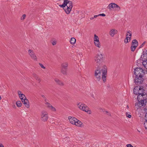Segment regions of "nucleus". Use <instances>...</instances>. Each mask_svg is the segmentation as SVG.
I'll use <instances>...</instances> for the list:
<instances>
[{
  "label": "nucleus",
  "instance_id": "obj_34",
  "mask_svg": "<svg viewBox=\"0 0 147 147\" xmlns=\"http://www.w3.org/2000/svg\"><path fill=\"white\" fill-rule=\"evenodd\" d=\"M26 17V15L25 14H23L21 18V20H23L25 19Z\"/></svg>",
  "mask_w": 147,
  "mask_h": 147
},
{
  "label": "nucleus",
  "instance_id": "obj_36",
  "mask_svg": "<svg viewBox=\"0 0 147 147\" xmlns=\"http://www.w3.org/2000/svg\"><path fill=\"white\" fill-rule=\"evenodd\" d=\"M131 38V37H129V36H126V40H127V41L129 40V41L130 40Z\"/></svg>",
  "mask_w": 147,
  "mask_h": 147
},
{
  "label": "nucleus",
  "instance_id": "obj_31",
  "mask_svg": "<svg viewBox=\"0 0 147 147\" xmlns=\"http://www.w3.org/2000/svg\"><path fill=\"white\" fill-rule=\"evenodd\" d=\"M19 97L20 99L22 101V100H24V98L25 97H25V95L23 94H21V95Z\"/></svg>",
  "mask_w": 147,
  "mask_h": 147
},
{
  "label": "nucleus",
  "instance_id": "obj_50",
  "mask_svg": "<svg viewBox=\"0 0 147 147\" xmlns=\"http://www.w3.org/2000/svg\"><path fill=\"white\" fill-rule=\"evenodd\" d=\"M94 17H91L90 18V20H92L94 19Z\"/></svg>",
  "mask_w": 147,
  "mask_h": 147
},
{
  "label": "nucleus",
  "instance_id": "obj_30",
  "mask_svg": "<svg viewBox=\"0 0 147 147\" xmlns=\"http://www.w3.org/2000/svg\"><path fill=\"white\" fill-rule=\"evenodd\" d=\"M16 105L17 107H20L22 105V103L20 101H18L16 102Z\"/></svg>",
  "mask_w": 147,
  "mask_h": 147
},
{
  "label": "nucleus",
  "instance_id": "obj_13",
  "mask_svg": "<svg viewBox=\"0 0 147 147\" xmlns=\"http://www.w3.org/2000/svg\"><path fill=\"white\" fill-rule=\"evenodd\" d=\"M68 119L70 122L72 124L75 125L77 119L74 117H73L71 116H69L68 117Z\"/></svg>",
  "mask_w": 147,
  "mask_h": 147
},
{
  "label": "nucleus",
  "instance_id": "obj_20",
  "mask_svg": "<svg viewBox=\"0 0 147 147\" xmlns=\"http://www.w3.org/2000/svg\"><path fill=\"white\" fill-rule=\"evenodd\" d=\"M82 110L84 111L88 114L91 113V111L90 110H88V108L86 105L85 106L83 110Z\"/></svg>",
  "mask_w": 147,
  "mask_h": 147
},
{
  "label": "nucleus",
  "instance_id": "obj_44",
  "mask_svg": "<svg viewBox=\"0 0 147 147\" xmlns=\"http://www.w3.org/2000/svg\"><path fill=\"white\" fill-rule=\"evenodd\" d=\"M145 120L146 121H147V113H146L145 115Z\"/></svg>",
  "mask_w": 147,
  "mask_h": 147
},
{
  "label": "nucleus",
  "instance_id": "obj_5",
  "mask_svg": "<svg viewBox=\"0 0 147 147\" xmlns=\"http://www.w3.org/2000/svg\"><path fill=\"white\" fill-rule=\"evenodd\" d=\"M138 95L137 96V99L139 101L141 98L146 97H145L146 93L145 90L143 89L142 87H140L138 88Z\"/></svg>",
  "mask_w": 147,
  "mask_h": 147
},
{
  "label": "nucleus",
  "instance_id": "obj_47",
  "mask_svg": "<svg viewBox=\"0 0 147 147\" xmlns=\"http://www.w3.org/2000/svg\"><path fill=\"white\" fill-rule=\"evenodd\" d=\"M0 147H4L2 144L0 143Z\"/></svg>",
  "mask_w": 147,
  "mask_h": 147
},
{
  "label": "nucleus",
  "instance_id": "obj_25",
  "mask_svg": "<svg viewBox=\"0 0 147 147\" xmlns=\"http://www.w3.org/2000/svg\"><path fill=\"white\" fill-rule=\"evenodd\" d=\"M76 39L74 38H72L70 41V42L72 45L74 44L76 42Z\"/></svg>",
  "mask_w": 147,
  "mask_h": 147
},
{
  "label": "nucleus",
  "instance_id": "obj_9",
  "mask_svg": "<svg viewBox=\"0 0 147 147\" xmlns=\"http://www.w3.org/2000/svg\"><path fill=\"white\" fill-rule=\"evenodd\" d=\"M28 54L31 58L34 60L36 61H37V57L34 51L31 49H29L28 51Z\"/></svg>",
  "mask_w": 147,
  "mask_h": 147
},
{
  "label": "nucleus",
  "instance_id": "obj_12",
  "mask_svg": "<svg viewBox=\"0 0 147 147\" xmlns=\"http://www.w3.org/2000/svg\"><path fill=\"white\" fill-rule=\"evenodd\" d=\"M45 104L46 105V107L51 109L52 111H55L56 109L55 108L53 107L52 105L48 102L46 101L45 102Z\"/></svg>",
  "mask_w": 147,
  "mask_h": 147
},
{
  "label": "nucleus",
  "instance_id": "obj_39",
  "mask_svg": "<svg viewBox=\"0 0 147 147\" xmlns=\"http://www.w3.org/2000/svg\"><path fill=\"white\" fill-rule=\"evenodd\" d=\"M146 42H144L140 46V48L142 47L145 45Z\"/></svg>",
  "mask_w": 147,
  "mask_h": 147
},
{
  "label": "nucleus",
  "instance_id": "obj_1",
  "mask_svg": "<svg viewBox=\"0 0 147 147\" xmlns=\"http://www.w3.org/2000/svg\"><path fill=\"white\" fill-rule=\"evenodd\" d=\"M107 72V67L105 65L101 67L98 66L95 71L94 76L95 80L97 82H98L102 79L103 81L105 82L106 80V75Z\"/></svg>",
  "mask_w": 147,
  "mask_h": 147
},
{
  "label": "nucleus",
  "instance_id": "obj_6",
  "mask_svg": "<svg viewBox=\"0 0 147 147\" xmlns=\"http://www.w3.org/2000/svg\"><path fill=\"white\" fill-rule=\"evenodd\" d=\"M49 117L48 113L45 111H42L41 112L40 119L43 122H45L48 120Z\"/></svg>",
  "mask_w": 147,
  "mask_h": 147
},
{
  "label": "nucleus",
  "instance_id": "obj_33",
  "mask_svg": "<svg viewBox=\"0 0 147 147\" xmlns=\"http://www.w3.org/2000/svg\"><path fill=\"white\" fill-rule=\"evenodd\" d=\"M144 126L145 128L147 129V121L145 120L144 123Z\"/></svg>",
  "mask_w": 147,
  "mask_h": 147
},
{
  "label": "nucleus",
  "instance_id": "obj_29",
  "mask_svg": "<svg viewBox=\"0 0 147 147\" xmlns=\"http://www.w3.org/2000/svg\"><path fill=\"white\" fill-rule=\"evenodd\" d=\"M66 3L65 1V0H64L63 3L62 5H59V6L61 7H65L66 6Z\"/></svg>",
  "mask_w": 147,
  "mask_h": 147
},
{
  "label": "nucleus",
  "instance_id": "obj_24",
  "mask_svg": "<svg viewBox=\"0 0 147 147\" xmlns=\"http://www.w3.org/2000/svg\"><path fill=\"white\" fill-rule=\"evenodd\" d=\"M55 81L56 82L61 86H63L64 85V84L63 82L58 79H55Z\"/></svg>",
  "mask_w": 147,
  "mask_h": 147
},
{
  "label": "nucleus",
  "instance_id": "obj_49",
  "mask_svg": "<svg viewBox=\"0 0 147 147\" xmlns=\"http://www.w3.org/2000/svg\"><path fill=\"white\" fill-rule=\"evenodd\" d=\"M106 113H107V114H108V115H110V116L111 115V114H110V113H109V112H108V111H106Z\"/></svg>",
  "mask_w": 147,
  "mask_h": 147
},
{
  "label": "nucleus",
  "instance_id": "obj_15",
  "mask_svg": "<svg viewBox=\"0 0 147 147\" xmlns=\"http://www.w3.org/2000/svg\"><path fill=\"white\" fill-rule=\"evenodd\" d=\"M117 33V30L114 29H112L109 31V34L111 36L113 37Z\"/></svg>",
  "mask_w": 147,
  "mask_h": 147
},
{
  "label": "nucleus",
  "instance_id": "obj_38",
  "mask_svg": "<svg viewBox=\"0 0 147 147\" xmlns=\"http://www.w3.org/2000/svg\"><path fill=\"white\" fill-rule=\"evenodd\" d=\"M39 65H40V66L43 69H45V67L44 65L40 63H39Z\"/></svg>",
  "mask_w": 147,
  "mask_h": 147
},
{
  "label": "nucleus",
  "instance_id": "obj_3",
  "mask_svg": "<svg viewBox=\"0 0 147 147\" xmlns=\"http://www.w3.org/2000/svg\"><path fill=\"white\" fill-rule=\"evenodd\" d=\"M138 102H136L135 105L139 107H142L145 105L147 103V98L146 97L141 98Z\"/></svg>",
  "mask_w": 147,
  "mask_h": 147
},
{
  "label": "nucleus",
  "instance_id": "obj_45",
  "mask_svg": "<svg viewBox=\"0 0 147 147\" xmlns=\"http://www.w3.org/2000/svg\"><path fill=\"white\" fill-rule=\"evenodd\" d=\"M56 43L55 42V41H53V42L52 43V44L53 45H54L56 44Z\"/></svg>",
  "mask_w": 147,
  "mask_h": 147
},
{
  "label": "nucleus",
  "instance_id": "obj_26",
  "mask_svg": "<svg viewBox=\"0 0 147 147\" xmlns=\"http://www.w3.org/2000/svg\"><path fill=\"white\" fill-rule=\"evenodd\" d=\"M138 87L136 88H134V94L136 95H138Z\"/></svg>",
  "mask_w": 147,
  "mask_h": 147
},
{
  "label": "nucleus",
  "instance_id": "obj_10",
  "mask_svg": "<svg viewBox=\"0 0 147 147\" xmlns=\"http://www.w3.org/2000/svg\"><path fill=\"white\" fill-rule=\"evenodd\" d=\"M131 43L132 45L131 46V49L132 51H134L138 45V42L135 39L132 40Z\"/></svg>",
  "mask_w": 147,
  "mask_h": 147
},
{
  "label": "nucleus",
  "instance_id": "obj_17",
  "mask_svg": "<svg viewBox=\"0 0 147 147\" xmlns=\"http://www.w3.org/2000/svg\"><path fill=\"white\" fill-rule=\"evenodd\" d=\"M141 59L143 61L147 60V53H143L141 57Z\"/></svg>",
  "mask_w": 147,
  "mask_h": 147
},
{
  "label": "nucleus",
  "instance_id": "obj_40",
  "mask_svg": "<svg viewBox=\"0 0 147 147\" xmlns=\"http://www.w3.org/2000/svg\"><path fill=\"white\" fill-rule=\"evenodd\" d=\"M98 16H105V14L104 13H101V14H100L98 15Z\"/></svg>",
  "mask_w": 147,
  "mask_h": 147
},
{
  "label": "nucleus",
  "instance_id": "obj_18",
  "mask_svg": "<svg viewBox=\"0 0 147 147\" xmlns=\"http://www.w3.org/2000/svg\"><path fill=\"white\" fill-rule=\"evenodd\" d=\"M72 8L71 7H66L64 9V11L67 14L70 13Z\"/></svg>",
  "mask_w": 147,
  "mask_h": 147
},
{
  "label": "nucleus",
  "instance_id": "obj_43",
  "mask_svg": "<svg viewBox=\"0 0 147 147\" xmlns=\"http://www.w3.org/2000/svg\"><path fill=\"white\" fill-rule=\"evenodd\" d=\"M126 116L129 118H130L131 117V115H130L127 114Z\"/></svg>",
  "mask_w": 147,
  "mask_h": 147
},
{
  "label": "nucleus",
  "instance_id": "obj_14",
  "mask_svg": "<svg viewBox=\"0 0 147 147\" xmlns=\"http://www.w3.org/2000/svg\"><path fill=\"white\" fill-rule=\"evenodd\" d=\"M23 104H24L27 108H29V102L28 100L26 99V97H25L24 99L22 101Z\"/></svg>",
  "mask_w": 147,
  "mask_h": 147
},
{
  "label": "nucleus",
  "instance_id": "obj_21",
  "mask_svg": "<svg viewBox=\"0 0 147 147\" xmlns=\"http://www.w3.org/2000/svg\"><path fill=\"white\" fill-rule=\"evenodd\" d=\"M32 76L36 80L38 81V82L39 83L41 81V80L40 78H38V76L35 73H33L32 74Z\"/></svg>",
  "mask_w": 147,
  "mask_h": 147
},
{
  "label": "nucleus",
  "instance_id": "obj_32",
  "mask_svg": "<svg viewBox=\"0 0 147 147\" xmlns=\"http://www.w3.org/2000/svg\"><path fill=\"white\" fill-rule=\"evenodd\" d=\"M128 35H129V36L131 37V31L130 30L128 31L127 32V35L126 36H128Z\"/></svg>",
  "mask_w": 147,
  "mask_h": 147
},
{
  "label": "nucleus",
  "instance_id": "obj_22",
  "mask_svg": "<svg viewBox=\"0 0 147 147\" xmlns=\"http://www.w3.org/2000/svg\"><path fill=\"white\" fill-rule=\"evenodd\" d=\"M78 107L80 109L82 110L85 106V105L81 103H80L78 104Z\"/></svg>",
  "mask_w": 147,
  "mask_h": 147
},
{
  "label": "nucleus",
  "instance_id": "obj_4",
  "mask_svg": "<svg viewBox=\"0 0 147 147\" xmlns=\"http://www.w3.org/2000/svg\"><path fill=\"white\" fill-rule=\"evenodd\" d=\"M145 73L144 70L140 67H137L134 69V74L135 76L144 77Z\"/></svg>",
  "mask_w": 147,
  "mask_h": 147
},
{
  "label": "nucleus",
  "instance_id": "obj_16",
  "mask_svg": "<svg viewBox=\"0 0 147 147\" xmlns=\"http://www.w3.org/2000/svg\"><path fill=\"white\" fill-rule=\"evenodd\" d=\"M65 1L66 3V6L67 7H71L72 8L73 5L72 1L68 0H65Z\"/></svg>",
  "mask_w": 147,
  "mask_h": 147
},
{
  "label": "nucleus",
  "instance_id": "obj_52",
  "mask_svg": "<svg viewBox=\"0 0 147 147\" xmlns=\"http://www.w3.org/2000/svg\"><path fill=\"white\" fill-rule=\"evenodd\" d=\"M1 96H0V100H1Z\"/></svg>",
  "mask_w": 147,
  "mask_h": 147
},
{
  "label": "nucleus",
  "instance_id": "obj_2",
  "mask_svg": "<svg viewBox=\"0 0 147 147\" xmlns=\"http://www.w3.org/2000/svg\"><path fill=\"white\" fill-rule=\"evenodd\" d=\"M68 65L67 62H64L62 63L61 66V72L64 75H67Z\"/></svg>",
  "mask_w": 147,
  "mask_h": 147
},
{
  "label": "nucleus",
  "instance_id": "obj_41",
  "mask_svg": "<svg viewBox=\"0 0 147 147\" xmlns=\"http://www.w3.org/2000/svg\"><path fill=\"white\" fill-rule=\"evenodd\" d=\"M127 147H133V146L130 144H127L126 145Z\"/></svg>",
  "mask_w": 147,
  "mask_h": 147
},
{
  "label": "nucleus",
  "instance_id": "obj_7",
  "mask_svg": "<svg viewBox=\"0 0 147 147\" xmlns=\"http://www.w3.org/2000/svg\"><path fill=\"white\" fill-rule=\"evenodd\" d=\"M144 79L143 77L135 76L134 82L137 85H139L143 82Z\"/></svg>",
  "mask_w": 147,
  "mask_h": 147
},
{
  "label": "nucleus",
  "instance_id": "obj_19",
  "mask_svg": "<svg viewBox=\"0 0 147 147\" xmlns=\"http://www.w3.org/2000/svg\"><path fill=\"white\" fill-rule=\"evenodd\" d=\"M76 122V123L75 124V125H76L81 127H82V122L78 120L77 119Z\"/></svg>",
  "mask_w": 147,
  "mask_h": 147
},
{
  "label": "nucleus",
  "instance_id": "obj_27",
  "mask_svg": "<svg viewBox=\"0 0 147 147\" xmlns=\"http://www.w3.org/2000/svg\"><path fill=\"white\" fill-rule=\"evenodd\" d=\"M94 42H97L99 41V39L98 36L96 34H95L94 35Z\"/></svg>",
  "mask_w": 147,
  "mask_h": 147
},
{
  "label": "nucleus",
  "instance_id": "obj_42",
  "mask_svg": "<svg viewBox=\"0 0 147 147\" xmlns=\"http://www.w3.org/2000/svg\"><path fill=\"white\" fill-rule=\"evenodd\" d=\"M18 93L19 95V96L21 95V94H22V92L20 91H18Z\"/></svg>",
  "mask_w": 147,
  "mask_h": 147
},
{
  "label": "nucleus",
  "instance_id": "obj_54",
  "mask_svg": "<svg viewBox=\"0 0 147 147\" xmlns=\"http://www.w3.org/2000/svg\"><path fill=\"white\" fill-rule=\"evenodd\" d=\"M127 108H128V107H128V105L127 106Z\"/></svg>",
  "mask_w": 147,
  "mask_h": 147
},
{
  "label": "nucleus",
  "instance_id": "obj_51",
  "mask_svg": "<svg viewBox=\"0 0 147 147\" xmlns=\"http://www.w3.org/2000/svg\"><path fill=\"white\" fill-rule=\"evenodd\" d=\"M101 109L102 110V112H104V110L103 109Z\"/></svg>",
  "mask_w": 147,
  "mask_h": 147
},
{
  "label": "nucleus",
  "instance_id": "obj_23",
  "mask_svg": "<svg viewBox=\"0 0 147 147\" xmlns=\"http://www.w3.org/2000/svg\"><path fill=\"white\" fill-rule=\"evenodd\" d=\"M94 44L98 48H100L101 47V45L99 41L97 42H94Z\"/></svg>",
  "mask_w": 147,
  "mask_h": 147
},
{
  "label": "nucleus",
  "instance_id": "obj_35",
  "mask_svg": "<svg viewBox=\"0 0 147 147\" xmlns=\"http://www.w3.org/2000/svg\"><path fill=\"white\" fill-rule=\"evenodd\" d=\"M41 96L43 98L45 102L47 101V98L44 95H41Z\"/></svg>",
  "mask_w": 147,
  "mask_h": 147
},
{
  "label": "nucleus",
  "instance_id": "obj_28",
  "mask_svg": "<svg viewBox=\"0 0 147 147\" xmlns=\"http://www.w3.org/2000/svg\"><path fill=\"white\" fill-rule=\"evenodd\" d=\"M142 63L144 67L146 69H147V60L142 61Z\"/></svg>",
  "mask_w": 147,
  "mask_h": 147
},
{
  "label": "nucleus",
  "instance_id": "obj_8",
  "mask_svg": "<svg viewBox=\"0 0 147 147\" xmlns=\"http://www.w3.org/2000/svg\"><path fill=\"white\" fill-rule=\"evenodd\" d=\"M94 60L97 63H100L103 61V57L102 54H98L94 57Z\"/></svg>",
  "mask_w": 147,
  "mask_h": 147
},
{
  "label": "nucleus",
  "instance_id": "obj_48",
  "mask_svg": "<svg viewBox=\"0 0 147 147\" xmlns=\"http://www.w3.org/2000/svg\"><path fill=\"white\" fill-rule=\"evenodd\" d=\"M98 16H98V15H94V18H96L97 17H98Z\"/></svg>",
  "mask_w": 147,
  "mask_h": 147
},
{
  "label": "nucleus",
  "instance_id": "obj_37",
  "mask_svg": "<svg viewBox=\"0 0 147 147\" xmlns=\"http://www.w3.org/2000/svg\"><path fill=\"white\" fill-rule=\"evenodd\" d=\"M131 38V37H129V36H126V40H127V41L129 40V41L130 40Z\"/></svg>",
  "mask_w": 147,
  "mask_h": 147
},
{
  "label": "nucleus",
  "instance_id": "obj_53",
  "mask_svg": "<svg viewBox=\"0 0 147 147\" xmlns=\"http://www.w3.org/2000/svg\"><path fill=\"white\" fill-rule=\"evenodd\" d=\"M138 130V131L139 132H140V131H139V130Z\"/></svg>",
  "mask_w": 147,
  "mask_h": 147
},
{
  "label": "nucleus",
  "instance_id": "obj_46",
  "mask_svg": "<svg viewBox=\"0 0 147 147\" xmlns=\"http://www.w3.org/2000/svg\"><path fill=\"white\" fill-rule=\"evenodd\" d=\"M124 42H125V43H127L128 42H129V41H127V40H126V39H125Z\"/></svg>",
  "mask_w": 147,
  "mask_h": 147
},
{
  "label": "nucleus",
  "instance_id": "obj_11",
  "mask_svg": "<svg viewBox=\"0 0 147 147\" xmlns=\"http://www.w3.org/2000/svg\"><path fill=\"white\" fill-rule=\"evenodd\" d=\"M108 7L109 9H111L116 8V10L119 11L120 9V8L118 5L113 3H111L109 5Z\"/></svg>",
  "mask_w": 147,
  "mask_h": 147
}]
</instances>
